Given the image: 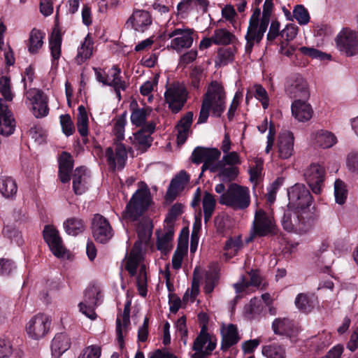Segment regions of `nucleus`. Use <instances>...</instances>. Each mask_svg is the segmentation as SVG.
<instances>
[{"label":"nucleus","instance_id":"1","mask_svg":"<svg viewBox=\"0 0 358 358\" xmlns=\"http://www.w3.org/2000/svg\"><path fill=\"white\" fill-rule=\"evenodd\" d=\"M127 124L126 114L115 117L112 120V134L115 136V142L111 147L106 150V157L108 165L113 169H122L127 159V150L121 143L124 138V130Z\"/></svg>","mask_w":358,"mask_h":358},{"label":"nucleus","instance_id":"2","mask_svg":"<svg viewBox=\"0 0 358 358\" xmlns=\"http://www.w3.org/2000/svg\"><path fill=\"white\" fill-rule=\"evenodd\" d=\"M150 236L149 233L148 237H142L141 234L138 231V236L140 240L137 241L131 252L124 260L125 269L129 272L131 275H134L136 273L137 268H139L138 274L136 277V285L139 294L142 296L147 295V273H146V264L144 262V252L142 249L143 242H146L148 237Z\"/></svg>","mask_w":358,"mask_h":358},{"label":"nucleus","instance_id":"3","mask_svg":"<svg viewBox=\"0 0 358 358\" xmlns=\"http://www.w3.org/2000/svg\"><path fill=\"white\" fill-rule=\"evenodd\" d=\"M273 6L272 0H265L262 18L259 19L260 10L259 8H257L251 15L245 36L246 40L245 49L247 54H250L254 45L262 40L269 24Z\"/></svg>","mask_w":358,"mask_h":358},{"label":"nucleus","instance_id":"4","mask_svg":"<svg viewBox=\"0 0 358 358\" xmlns=\"http://www.w3.org/2000/svg\"><path fill=\"white\" fill-rule=\"evenodd\" d=\"M225 103L226 94L223 86L217 81L211 82L203 95L197 123L206 122L210 110L213 115L220 117L225 110Z\"/></svg>","mask_w":358,"mask_h":358},{"label":"nucleus","instance_id":"5","mask_svg":"<svg viewBox=\"0 0 358 358\" xmlns=\"http://www.w3.org/2000/svg\"><path fill=\"white\" fill-rule=\"evenodd\" d=\"M215 191L220 194L219 203L235 210L246 209L250 204V194L248 187L231 183L227 189L222 183L215 185Z\"/></svg>","mask_w":358,"mask_h":358},{"label":"nucleus","instance_id":"6","mask_svg":"<svg viewBox=\"0 0 358 358\" xmlns=\"http://www.w3.org/2000/svg\"><path fill=\"white\" fill-rule=\"evenodd\" d=\"M150 203V189L145 183L141 182L123 212V218L131 221L137 220L147 210Z\"/></svg>","mask_w":358,"mask_h":358},{"label":"nucleus","instance_id":"7","mask_svg":"<svg viewBox=\"0 0 358 358\" xmlns=\"http://www.w3.org/2000/svg\"><path fill=\"white\" fill-rule=\"evenodd\" d=\"M196 35L195 31L188 27L182 25L174 27L167 31L165 34V37L171 40L168 48L178 52L189 49L192 47Z\"/></svg>","mask_w":358,"mask_h":358},{"label":"nucleus","instance_id":"8","mask_svg":"<svg viewBox=\"0 0 358 358\" xmlns=\"http://www.w3.org/2000/svg\"><path fill=\"white\" fill-rule=\"evenodd\" d=\"M217 338L207 331L206 325H203L199 335L192 344L191 358H207L216 348Z\"/></svg>","mask_w":358,"mask_h":358},{"label":"nucleus","instance_id":"9","mask_svg":"<svg viewBox=\"0 0 358 358\" xmlns=\"http://www.w3.org/2000/svg\"><path fill=\"white\" fill-rule=\"evenodd\" d=\"M303 213L305 212H301L299 209L287 206L282 219V225L284 229L297 234L306 232L308 230V227Z\"/></svg>","mask_w":358,"mask_h":358},{"label":"nucleus","instance_id":"10","mask_svg":"<svg viewBox=\"0 0 358 358\" xmlns=\"http://www.w3.org/2000/svg\"><path fill=\"white\" fill-rule=\"evenodd\" d=\"M51 320L45 314H37L27 322L25 331L27 336L34 340H39L45 337L50 331Z\"/></svg>","mask_w":358,"mask_h":358},{"label":"nucleus","instance_id":"11","mask_svg":"<svg viewBox=\"0 0 358 358\" xmlns=\"http://www.w3.org/2000/svg\"><path fill=\"white\" fill-rule=\"evenodd\" d=\"M276 224L273 215L262 209L255 213L252 236H265L275 232Z\"/></svg>","mask_w":358,"mask_h":358},{"label":"nucleus","instance_id":"12","mask_svg":"<svg viewBox=\"0 0 358 358\" xmlns=\"http://www.w3.org/2000/svg\"><path fill=\"white\" fill-rule=\"evenodd\" d=\"M187 92L184 85L175 83L166 88L164 94L166 102L173 113H178L187 101Z\"/></svg>","mask_w":358,"mask_h":358},{"label":"nucleus","instance_id":"13","mask_svg":"<svg viewBox=\"0 0 358 358\" xmlns=\"http://www.w3.org/2000/svg\"><path fill=\"white\" fill-rule=\"evenodd\" d=\"M338 49L348 57L358 55V32L349 28L343 29L336 38Z\"/></svg>","mask_w":358,"mask_h":358},{"label":"nucleus","instance_id":"14","mask_svg":"<svg viewBox=\"0 0 358 358\" xmlns=\"http://www.w3.org/2000/svg\"><path fill=\"white\" fill-rule=\"evenodd\" d=\"M289 208L303 210L308 208L312 202V196L303 184H295L288 189Z\"/></svg>","mask_w":358,"mask_h":358},{"label":"nucleus","instance_id":"15","mask_svg":"<svg viewBox=\"0 0 358 358\" xmlns=\"http://www.w3.org/2000/svg\"><path fill=\"white\" fill-rule=\"evenodd\" d=\"M27 99L32 106L33 113L37 118L48 115L49 108L48 96L41 90L30 89L26 92Z\"/></svg>","mask_w":358,"mask_h":358},{"label":"nucleus","instance_id":"16","mask_svg":"<svg viewBox=\"0 0 358 358\" xmlns=\"http://www.w3.org/2000/svg\"><path fill=\"white\" fill-rule=\"evenodd\" d=\"M325 170L318 164H311L303 173V176L313 192L319 194L324 185Z\"/></svg>","mask_w":358,"mask_h":358},{"label":"nucleus","instance_id":"17","mask_svg":"<svg viewBox=\"0 0 358 358\" xmlns=\"http://www.w3.org/2000/svg\"><path fill=\"white\" fill-rule=\"evenodd\" d=\"M92 231L95 241L101 243H107L113 236V231L108 221L99 214L94 216Z\"/></svg>","mask_w":358,"mask_h":358},{"label":"nucleus","instance_id":"18","mask_svg":"<svg viewBox=\"0 0 358 358\" xmlns=\"http://www.w3.org/2000/svg\"><path fill=\"white\" fill-rule=\"evenodd\" d=\"M43 238L52 254L57 257H64L66 250L63 245L59 231L51 225H47L43 229Z\"/></svg>","mask_w":358,"mask_h":358},{"label":"nucleus","instance_id":"19","mask_svg":"<svg viewBox=\"0 0 358 358\" xmlns=\"http://www.w3.org/2000/svg\"><path fill=\"white\" fill-rule=\"evenodd\" d=\"M285 91L292 98L306 99L309 97L308 84L305 79L299 74L292 76L287 80Z\"/></svg>","mask_w":358,"mask_h":358},{"label":"nucleus","instance_id":"20","mask_svg":"<svg viewBox=\"0 0 358 358\" xmlns=\"http://www.w3.org/2000/svg\"><path fill=\"white\" fill-rule=\"evenodd\" d=\"M220 151L217 148H196L192 152V159L196 164L203 163L202 169H209L214 166V162L220 157Z\"/></svg>","mask_w":358,"mask_h":358},{"label":"nucleus","instance_id":"21","mask_svg":"<svg viewBox=\"0 0 358 358\" xmlns=\"http://www.w3.org/2000/svg\"><path fill=\"white\" fill-rule=\"evenodd\" d=\"M155 126L154 122H148L146 125L134 134L133 144L135 147L142 152L150 147L152 142L151 134L155 131Z\"/></svg>","mask_w":358,"mask_h":358},{"label":"nucleus","instance_id":"22","mask_svg":"<svg viewBox=\"0 0 358 358\" xmlns=\"http://www.w3.org/2000/svg\"><path fill=\"white\" fill-rule=\"evenodd\" d=\"M15 128V121L13 113L0 99V134L10 136L14 132Z\"/></svg>","mask_w":358,"mask_h":358},{"label":"nucleus","instance_id":"23","mask_svg":"<svg viewBox=\"0 0 358 358\" xmlns=\"http://www.w3.org/2000/svg\"><path fill=\"white\" fill-rule=\"evenodd\" d=\"M310 141L317 148L327 149L337 143V138L331 131L319 129L311 134Z\"/></svg>","mask_w":358,"mask_h":358},{"label":"nucleus","instance_id":"24","mask_svg":"<svg viewBox=\"0 0 358 358\" xmlns=\"http://www.w3.org/2000/svg\"><path fill=\"white\" fill-rule=\"evenodd\" d=\"M278 157L282 159H289L294 153V136L291 131L282 132L278 142Z\"/></svg>","mask_w":358,"mask_h":358},{"label":"nucleus","instance_id":"25","mask_svg":"<svg viewBox=\"0 0 358 358\" xmlns=\"http://www.w3.org/2000/svg\"><path fill=\"white\" fill-rule=\"evenodd\" d=\"M130 306L131 301H127L124 305V312L122 315V318L117 317L116 320L117 340L120 347H122L123 345L124 336L127 332L130 325Z\"/></svg>","mask_w":358,"mask_h":358},{"label":"nucleus","instance_id":"26","mask_svg":"<svg viewBox=\"0 0 358 358\" xmlns=\"http://www.w3.org/2000/svg\"><path fill=\"white\" fill-rule=\"evenodd\" d=\"M127 23H130L136 31L143 32L152 23L151 15L146 10H136L134 11Z\"/></svg>","mask_w":358,"mask_h":358},{"label":"nucleus","instance_id":"27","mask_svg":"<svg viewBox=\"0 0 358 358\" xmlns=\"http://www.w3.org/2000/svg\"><path fill=\"white\" fill-rule=\"evenodd\" d=\"M45 33L34 28L29 34L28 39L25 41L27 51L30 55H37L40 52L44 43Z\"/></svg>","mask_w":358,"mask_h":358},{"label":"nucleus","instance_id":"28","mask_svg":"<svg viewBox=\"0 0 358 358\" xmlns=\"http://www.w3.org/2000/svg\"><path fill=\"white\" fill-rule=\"evenodd\" d=\"M291 110L292 115L299 122L308 121L313 114L311 106L301 99H296L292 103Z\"/></svg>","mask_w":358,"mask_h":358},{"label":"nucleus","instance_id":"29","mask_svg":"<svg viewBox=\"0 0 358 358\" xmlns=\"http://www.w3.org/2000/svg\"><path fill=\"white\" fill-rule=\"evenodd\" d=\"M221 348L223 350H228L230 347L236 344L241 339L237 327L232 324L223 325L221 328Z\"/></svg>","mask_w":358,"mask_h":358},{"label":"nucleus","instance_id":"30","mask_svg":"<svg viewBox=\"0 0 358 358\" xmlns=\"http://www.w3.org/2000/svg\"><path fill=\"white\" fill-rule=\"evenodd\" d=\"M211 172H217V176L223 182H230L234 181L239 173V169L235 166H227L217 162L210 168Z\"/></svg>","mask_w":358,"mask_h":358},{"label":"nucleus","instance_id":"31","mask_svg":"<svg viewBox=\"0 0 358 358\" xmlns=\"http://www.w3.org/2000/svg\"><path fill=\"white\" fill-rule=\"evenodd\" d=\"M131 122L136 127H143L147 122L148 117L150 116L152 108L150 107L139 108L136 102L131 104Z\"/></svg>","mask_w":358,"mask_h":358},{"label":"nucleus","instance_id":"32","mask_svg":"<svg viewBox=\"0 0 358 358\" xmlns=\"http://www.w3.org/2000/svg\"><path fill=\"white\" fill-rule=\"evenodd\" d=\"M73 189L76 194H83L88 188V175L84 167H78L72 176Z\"/></svg>","mask_w":358,"mask_h":358},{"label":"nucleus","instance_id":"33","mask_svg":"<svg viewBox=\"0 0 358 358\" xmlns=\"http://www.w3.org/2000/svg\"><path fill=\"white\" fill-rule=\"evenodd\" d=\"M248 277H243L241 281L234 284L236 293L242 292H248L252 291V287H258L261 283V278L257 271H252Z\"/></svg>","mask_w":358,"mask_h":358},{"label":"nucleus","instance_id":"34","mask_svg":"<svg viewBox=\"0 0 358 358\" xmlns=\"http://www.w3.org/2000/svg\"><path fill=\"white\" fill-rule=\"evenodd\" d=\"M193 116L194 115L192 112L187 113L177 124V141L180 145L183 144L188 137L193 120Z\"/></svg>","mask_w":358,"mask_h":358},{"label":"nucleus","instance_id":"35","mask_svg":"<svg viewBox=\"0 0 358 358\" xmlns=\"http://www.w3.org/2000/svg\"><path fill=\"white\" fill-rule=\"evenodd\" d=\"M73 159L69 153L64 152L59 159V177L62 182L70 180V173L73 169Z\"/></svg>","mask_w":358,"mask_h":358},{"label":"nucleus","instance_id":"36","mask_svg":"<svg viewBox=\"0 0 358 358\" xmlns=\"http://www.w3.org/2000/svg\"><path fill=\"white\" fill-rule=\"evenodd\" d=\"M70 347V341L67 335L63 333L55 336L51 343L52 356L59 358Z\"/></svg>","mask_w":358,"mask_h":358},{"label":"nucleus","instance_id":"37","mask_svg":"<svg viewBox=\"0 0 358 358\" xmlns=\"http://www.w3.org/2000/svg\"><path fill=\"white\" fill-rule=\"evenodd\" d=\"M272 327L275 334L289 337L294 336L298 331L293 321L287 318L275 320Z\"/></svg>","mask_w":358,"mask_h":358},{"label":"nucleus","instance_id":"38","mask_svg":"<svg viewBox=\"0 0 358 358\" xmlns=\"http://www.w3.org/2000/svg\"><path fill=\"white\" fill-rule=\"evenodd\" d=\"M93 40L90 34H87L78 48L76 61L78 64L84 63L90 59L93 52Z\"/></svg>","mask_w":358,"mask_h":358},{"label":"nucleus","instance_id":"39","mask_svg":"<svg viewBox=\"0 0 358 358\" xmlns=\"http://www.w3.org/2000/svg\"><path fill=\"white\" fill-rule=\"evenodd\" d=\"M78 115H77V129L80 134V135L83 138V141L84 143H87V136L89 133L88 129V115L86 111L85 106H79L78 108Z\"/></svg>","mask_w":358,"mask_h":358},{"label":"nucleus","instance_id":"40","mask_svg":"<svg viewBox=\"0 0 358 358\" xmlns=\"http://www.w3.org/2000/svg\"><path fill=\"white\" fill-rule=\"evenodd\" d=\"M17 192V185L14 179L9 176L0 177V193L6 199H13Z\"/></svg>","mask_w":358,"mask_h":358},{"label":"nucleus","instance_id":"41","mask_svg":"<svg viewBox=\"0 0 358 358\" xmlns=\"http://www.w3.org/2000/svg\"><path fill=\"white\" fill-rule=\"evenodd\" d=\"M174 230L171 226H166L164 232L158 235L157 247V249L163 252H169L172 247V241L173 238Z\"/></svg>","mask_w":358,"mask_h":358},{"label":"nucleus","instance_id":"42","mask_svg":"<svg viewBox=\"0 0 358 358\" xmlns=\"http://www.w3.org/2000/svg\"><path fill=\"white\" fill-rule=\"evenodd\" d=\"M262 354L266 358H287L285 347L278 343L262 346Z\"/></svg>","mask_w":358,"mask_h":358},{"label":"nucleus","instance_id":"43","mask_svg":"<svg viewBox=\"0 0 358 358\" xmlns=\"http://www.w3.org/2000/svg\"><path fill=\"white\" fill-rule=\"evenodd\" d=\"M315 303V297L313 294L301 293L295 299L296 308L304 313L310 312L314 308Z\"/></svg>","mask_w":358,"mask_h":358},{"label":"nucleus","instance_id":"44","mask_svg":"<svg viewBox=\"0 0 358 358\" xmlns=\"http://www.w3.org/2000/svg\"><path fill=\"white\" fill-rule=\"evenodd\" d=\"M243 245L241 236L229 238L224 247V256L227 259H231L238 254Z\"/></svg>","mask_w":358,"mask_h":358},{"label":"nucleus","instance_id":"45","mask_svg":"<svg viewBox=\"0 0 358 358\" xmlns=\"http://www.w3.org/2000/svg\"><path fill=\"white\" fill-rule=\"evenodd\" d=\"M187 253V238L180 239L172 257L173 268L178 270L181 267L184 257Z\"/></svg>","mask_w":358,"mask_h":358},{"label":"nucleus","instance_id":"46","mask_svg":"<svg viewBox=\"0 0 358 358\" xmlns=\"http://www.w3.org/2000/svg\"><path fill=\"white\" fill-rule=\"evenodd\" d=\"M62 38L59 31H54L49 39V48L53 62L57 61L61 56Z\"/></svg>","mask_w":358,"mask_h":358},{"label":"nucleus","instance_id":"47","mask_svg":"<svg viewBox=\"0 0 358 358\" xmlns=\"http://www.w3.org/2000/svg\"><path fill=\"white\" fill-rule=\"evenodd\" d=\"M263 310V306L261 299L254 298L250 303L245 306L243 313L245 317L249 320L256 318Z\"/></svg>","mask_w":358,"mask_h":358},{"label":"nucleus","instance_id":"48","mask_svg":"<svg viewBox=\"0 0 358 358\" xmlns=\"http://www.w3.org/2000/svg\"><path fill=\"white\" fill-rule=\"evenodd\" d=\"M107 80H108L110 83H106V85L113 87H121L122 91H124L127 88L125 82L121 79L120 69L115 66L108 70Z\"/></svg>","mask_w":358,"mask_h":358},{"label":"nucleus","instance_id":"49","mask_svg":"<svg viewBox=\"0 0 358 358\" xmlns=\"http://www.w3.org/2000/svg\"><path fill=\"white\" fill-rule=\"evenodd\" d=\"M64 227L68 234L76 236L84 231L85 224L80 218L71 217L64 222Z\"/></svg>","mask_w":358,"mask_h":358},{"label":"nucleus","instance_id":"50","mask_svg":"<svg viewBox=\"0 0 358 358\" xmlns=\"http://www.w3.org/2000/svg\"><path fill=\"white\" fill-rule=\"evenodd\" d=\"M213 43L215 45H228L234 39L235 36L226 29H216L212 35Z\"/></svg>","mask_w":358,"mask_h":358},{"label":"nucleus","instance_id":"51","mask_svg":"<svg viewBox=\"0 0 358 358\" xmlns=\"http://www.w3.org/2000/svg\"><path fill=\"white\" fill-rule=\"evenodd\" d=\"M215 196L208 192H205L202 200L205 222L208 221L210 218L215 210Z\"/></svg>","mask_w":358,"mask_h":358},{"label":"nucleus","instance_id":"52","mask_svg":"<svg viewBox=\"0 0 358 358\" xmlns=\"http://www.w3.org/2000/svg\"><path fill=\"white\" fill-rule=\"evenodd\" d=\"M101 298V289L98 286L92 285L89 287L85 293L83 303L88 304L98 305V302Z\"/></svg>","mask_w":358,"mask_h":358},{"label":"nucleus","instance_id":"53","mask_svg":"<svg viewBox=\"0 0 358 358\" xmlns=\"http://www.w3.org/2000/svg\"><path fill=\"white\" fill-rule=\"evenodd\" d=\"M311 344L315 345V350H320L328 346L331 343V336L330 333L322 331L317 336L311 338Z\"/></svg>","mask_w":358,"mask_h":358},{"label":"nucleus","instance_id":"54","mask_svg":"<svg viewBox=\"0 0 358 358\" xmlns=\"http://www.w3.org/2000/svg\"><path fill=\"white\" fill-rule=\"evenodd\" d=\"M334 196L336 202L338 204H343L348 196V190L344 182L337 179L334 182Z\"/></svg>","mask_w":358,"mask_h":358},{"label":"nucleus","instance_id":"55","mask_svg":"<svg viewBox=\"0 0 358 358\" xmlns=\"http://www.w3.org/2000/svg\"><path fill=\"white\" fill-rule=\"evenodd\" d=\"M293 16L301 25L307 24L310 21L309 13L302 5H297L294 7Z\"/></svg>","mask_w":358,"mask_h":358},{"label":"nucleus","instance_id":"56","mask_svg":"<svg viewBox=\"0 0 358 358\" xmlns=\"http://www.w3.org/2000/svg\"><path fill=\"white\" fill-rule=\"evenodd\" d=\"M263 169V160L256 159L251 165L249 173L250 180L252 182L257 183L262 176Z\"/></svg>","mask_w":358,"mask_h":358},{"label":"nucleus","instance_id":"57","mask_svg":"<svg viewBox=\"0 0 358 358\" xmlns=\"http://www.w3.org/2000/svg\"><path fill=\"white\" fill-rule=\"evenodd\" d=\"M218 280L217 273L213 271H209L206 273V280L204 286V292L210 294L213 291L215 286Z\"/></svg>","mask_w":358,"mask_h":358},{"label":"nucleus","instance_id":"58","mask_svg":"<svg viewBox=\"0 0 358 358\" xmlns=\"http://www.w3.org/2000/svg\"><path fill=\"white\" fill-rule=\"evenodd\" d=\"M0 93L5 100L12 101L13 94L10 89V78L8 76H0Z\"/></svg>","mask_w":358,"mask_h":358},{"label":"nucleus","instance_id":"59","mask_svg":"<svg viewBox=\"0 0 358 358\" xmlns=\"http://www.w3.org/2000/svg\"><path fill=\"white\" fill-rule=\"evenodd\" d=\"M227 166H238L241 164L242 161L238 152L232 151L225 153L222 159L218 162Z\"/></svg>","mask_w":358,"mask_h":358},{"label":"nucleus","instance_id":"60","mask_svg":"<svg viewBox=\"0 0 358 358\" xmlns=\"http://www.w3.org/2000/svg\"><path fill=\"white\" fill-rule=\"evenodd\" d=\"M183 206L180 203H175L169 210L167 214L165 223L166 226L172 227L173 228V224L176 218L182 214Z\"/></svg>","mask_w":358,"mask_h":358},{"label":"nucleus","instance_id":"61","mask_svg":"<svg viewBox=\"0 0 358 358\" xmlns=\"http://www.w3.org/2000/svg\"><path fill=\"white\" fill-rule=\"evenodd\" d=\"M59 119L63 133L67 136L73 135L75 128L70 115L68 114L62 115Z\"/></svg>","mask_w":358,"mask_h":358},{"label":"nucleus","instance_id":"62","mask_svg":"<svg viewBox=\"0 0 358 358\" xmlns=\"http://www.w3.org/2000/svg\"><path fill=\"white\" fill-rule=\"evenodd\" d=\"M255 96L262 105L264 109H266L269 105L268 93L264 87L260 85H255Z\"/></svg>","mask_w":358,"mask_h":358},{"label":"nucleus","instance_id":"63","mask_svg":"<svg viewBox=\"0 0 358 358\" xmlns=\"http://www.w3.org/2000/svg\"><path fill=\"white\" fill-rule=\"evenodd\" d=\"M101 350L98 345H90L85 348L78 358H99Z\"/></svg>","mask_w":358,"mask_h":358},{"label":"nucleus","instance_id":"64","mask_svg":"<svg viewBox=\"0 0 358 358\" xmlns=\"http://www.w3.org/2000/svg\"><path fill=\"white\" fill-rule=\"evenodd\" d=\"M13 345L10 340L0 338V358H8L13 354Z\"/></svg>","mask_w":358,"mask_h":358}]
</instances>
